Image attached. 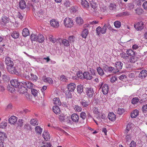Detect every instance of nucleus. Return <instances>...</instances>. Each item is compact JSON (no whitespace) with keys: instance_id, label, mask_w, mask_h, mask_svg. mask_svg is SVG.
I'll use <instances>...</instances> for the list:
<instances>
[{"instance_id":"obj_1","label":"nucleus","mask_w":147,"mask_h":147,"mask_svg":"<svg viewBox=\"0 0 147 147\" xmlns=\"http://www.w3.org/2000/svg\"><path fill=\"white\" fill-rule=\"evenodd\" d=\"M64 24L67 28H71L73 26L74 22L71 18H65L63 21Z\"/></svg>"},{"instance_id":"obj_2","label":"nucleus","mask_w":147,"mask_h":147,"mask_svg":"<svg viewBox=\"0 0 147 147\" xmlns=\"http://www.w3.org/2000/svg\"><path fill=\"white\" fill-rule=\"evenodd\" d=\"M101 87L102 88V91L104 94H107L109 91V87L107 84L102 83Z\"/></svg>"},{"instance_id":"obj_3","label":"nucleus","mask_w":147,"mask_h":147,"mask_svg":"<svg viewBox=\"0 0 147 147\" xmlns=\"http://www.w3.org/2000/svg\"><path fill=\"white\" fill-rule=\"evenodd\" d=\"M7 69L9 72L11 74H17L18 73L16 67L14 65L9 66L7 67Z\"/></svg>"},{"instance_id":"obj_4","label":"nucleus","mask_w":147,"mask_h":147,"mask_svg":"<svg viewBox=\"0 0 147 147\" xmlns=\"http://www.w3.org/2000/svg\"><path fill=\"white\" fill-rule=\"evenodd\" d=\"M94 91L93 88H88L86 90V94L89 98H91L93 96Z\"/></svg>"},{"instance_id":"obj_5","label":"nucleus","mask_w":147,"mask_h":147,"mask_svg":"<svg viewBox=\"0 0 147 147\" xmlns=\"http://www.w3.org/2000/svg\"><path fill=\"white\" fill-rule=\"evenodd\" d=\"M144 24L142 22H138L136 24L134 25V27L137 30H142L143 29Z\"/></svg>"},{"instance_id":"obj_6","label":"nucleus","mask_w":147,"mask_h":147,"mask_svg":"<svg viewBox=\"0 0 147 147\" xmlns=\"http://www.w3.org/2000/svg\"><path fill=\"white\" fill-rule=\"evenodd\" d=\"M5 62L6 65H7L6 68L9 66L14 65L13 62L11 59V58L9 57H6Z\"/></svg>"},{"instance_id":"obj_7","label":"nucleus","mask_w":147,"mask_h":147,"mask_svg":"<svg viewBox=\"0 0 147 147\" xmlns=\"http://www.w3.org/2000/svg\"><path fill=\"white\" fill-rule=\"evenodd\" d=\"M50 24L52 26L55 28H57L59 26V22L54 19L51 20Z\"/></svg>"},{"instance_id":"obj_8","label":"nucleus","mask_w":147,"mask_h":147,"mask_svg":"<svg viewBox=\"0 0 147 147\" xmlns=\"http://www.w3.org/2000/svg\"><path fill=\"white\" fill-rule=\"evenodd\" d=\"M123 64L120 61L117 62L115 63V71L118 72L122 68Z\"/></svg>"},{"instance_id":"obj_9","label":"nucleus","mask_w":147,"mask_h":147,"mask_svg":"<svg viewBox=\"0 0 147 147\" xmlns=\"http://www.w3.org/2000/svg\"><path fill=\"white\" fill-rule=\"evenodd\" d=\"M24 85H25L28 88L31 89L33 87L34 85L30 82L27 81H22L21 82Z\"/></svg>"},{"instance_id":"obj_10","label":"nucleus","mask_w":147,"mask_h":147,"mask_svg":"<svg viewBox=\"0 0 147 147\" xmlns=\"http://www.w3.org/2000/svg\"><path fill=\"white\" fill-rule=\"evenodd\" d=\"M58 40L60 43L61 45L62 43V45L66 47H68L69 45L68 40L66 39H62L61 38H59Z\"/></svg>"},{"instance_id":"obj_11","label":"nucleus","mask_w":147,"mask_h":147,"mask_svg":"<svg viewBox=\"0 0 147 147\" xmlns=\"http://www.w3.org/2000/svg\"><path fill=\"white\" fill-rule=\"evenodd\" d=\"M33 11H34V13H37L38 14H39L41 15L43 13V11L42 9L38 11L39 6L38 5V6H35L34 5H33Z\"/></svg>"},{"instance_id":"obj_12","label":"nucleus","mask_w":147,"mask_h":147,"mask_svg":"<svg viewBox=\"0 0 147 147\" xmlns=\"http://www.w3.org/2000/svg\"><path fill=\"white\" fill-rule=\"evenodd\" d=\"M10 82L11 85L14 87L17 88L20 85V83L16 79H12Z\"/></svg>"},{"instance_id":"obj_13","label":"nucleus","mask_w":147,"mask_h":147,"mask_svg":"<svg viewBox=\"0 0 147 147\" xmlns=\"http://www.w3.org/2000/svg\"><path fill=\"white\" fill-rule=\"evenodd\" d=\"M76 87V85L74 83H70L67 85V88L69 91H73L75 90Z\"/></svg>"},{"instance_id":"obj_14","label":"nucleus","mask_w":147,"mask_h":147,"mask_svg":"<svg viewBox=\"0 0 147 147\" xmlns=\"http://www.w3.org/2000/svg\"><path fill=\"white\" fill-rule=\"evenodd\" d=\"M83 78L87 80H91L93 78H94V77H92L91 74L89 73L84 72L83 73Z\"/></svg>"},{"instance_id":"obj_15","label":"nucleus","mask_w":147,"mask_h":147,"mask_svg":"<svg viewBox=\"0 0 147 147\" xmlns=\"http://www.w3.org/2000/svg\"><path fill=\"white\" fill-rule=\"evenodd\" d=\"M134 126V125L131 123H129L127 124L125 130V133H127L128 132L131 130Z\"/></svg>"},{"instance_id":"obj_16","label":"nucleus","mask_w":147,"mask_h":147,"mask_svg":"<svg viewBox=\"0 0 147 147\" xmlns=\"http://www.w3.org/2000/svg\"><path fill=\"white\" fill-rule=\"evenodd\" d=\"M129 59L128 62L131 63H134L138 60V58L135 55L131 56L128 58Z\"/></svg>"},{"instance_id":"obj_17","label":"nucleus","mask_w":147,"mask_h":147,"mask_svg":"<svg viewBox=\"0 0 147 147\" xmlns=\"http://www.w3.org/2000/svg\"><path fill=\"white\" fill-rule=\"evenodd\" d=\"M18 92L20 94H23L26 91V88L24 86H18Z\"/></svg>"},{"instance_id":"obj_18","label":"nucleus","mask_w":147,"mask_h":147,"mask_svg":"<svg viewBox=\"0 0 147 147\" xmlns=\"http://www.w3.org/2000/svg\"><path fill=\"white\" fill-rule=\"evenodd\" d=\"M44 37L41 34H39L37 36L36 41L40 43H42L44 40Z\"/></svg>"},{"instance_id":"obj_19","label":"nucleus","mask_w":147,"mask_h":147,"mask_svg":"<svg viewBox=\"0 0 147 147\" xmlns=\"http://www.w3.org/2000/svg\"><path fill=\"white\" fill-rule=\"evenodd\" d=\"M42 136L44 139L46 141H47L50 139L49 134L47 131H44L42 134Z\"/></svg>"},{"instance_id":"obj_20","label":"nucleus","mask_w":147,"mask_h":147,"mask_svg":"<svg viewBox=\"0 0 147 147\" xmlns=\"http://www.w3.org/2000/svg\"><path fill=\"white\" fill-rule=\"evenodd\" d=\"M147 75V71L146 70H143L139 74V77L141 78H145Z\"/></svg>"},{"instance_id":"obj_21","label":"nucleus","mask_w":147,"mask_h":147,"mask_svg":"<svg viewBox=\"0 0 147 147\" xmlns=\"http://www.w3.org/2000/svg\"><path fill=\"white\" fill-rule=\"evenodd\" d=\"M19 7L21 9H23L26 8V4L25 1L24 0H21L19 2Z\"/></svg>"},{"instance_id":"obj_22","label":"nucleus","mask_w":147,"mask_h":147,"mask_svg":"<svg viewBox=\"0 0 147 147\" xmlns=\"http://www.w3.org/2000/svg\"><path fill=\"white\" fill-rule=\"evenodd\" d=\"M81 5L84 8H87L89 7V3L86 0H82Z\"/></svg>"},{"instance_id":"obj_23","label":"nucleus","mask_w":147,"mask_h":147,"mask_svg":"<svg viewBox=\"0 0 147 147\" xmlns=\"http://www.w3.org/2000/svg\"><path fill=\"white\" fill-rule=\"evenodd\" d=\"M54 112L56 114H58L60 113L61 111L59 107L57 106H53L52 108Z\"/></svg>"},{"instance_id":"obj_24","label":"nucleus","mask_w":147,"mask_h":147,"mask_svg":"<svg viewBox=\"0 0 147 147\" xmlns=\"http://www.w3.org/2000/svg\"><path fill=\"white\" fill-rule=\"evenodd\" d=\"M108 117L109 119H116V116L113 112H109Z\"/></svg>"},{"instance_id":"obj_25","label":"nucleus","mask_w":147,"mask_h":147,"mask_svg":"<svg viewBox=\"0 0 147 147\" xmlns=\"http://www.w3.org/2000/svg\"><path fill=\"white\" fill-rule=\"evenodd\" d=\"M30 34L29 31L27 28H24L22 31V34L24 37H26L28 36Z\"/></svg>"},{"instance_id":"obj_26","label":"nucleus","mask_w":147,"mask_h":147,"mask_svg":"<svg viewBox=\"0 0 147 147\" xmlns=\"http://www.w3.org/2000/svg\"><path fill=\"white\" fill-rule=\"evenodd\" d=\"M128 58L135 55L134 52L131 49L127 50L126 51Z\"/></svg>"},{"instance_id":"obj_27","label":"nucleus","mask_w":147,"mask_h":147,"mask_svg":"<svg viewBox=\"0 0 147 147\" xmlns=\"http://www.w3.org/2000/svg\"><path fill=\"white\" fill-rule=\"evenodd\" d=\"M139 111L137 109L135 110L131 114V116L132 118H135L138 115Z\"/></svg>"},{"instance_id":"obj_28","label":"nucleus","mask_w":147,"mask_h":147,"mask_svg":"<svg viewBox=\"0 0 147 147\" xmlns=\"http://www.w3.org/2000/svg\"><path fill=\"white\" fill-rule=\"evenodd\" d=\"M88 31L87 29H84L82 31L81 36L84 38H86L88 34Z\"/></svg>"},{"instance_id":"obj_29","label":"nucleus","mask_w":147,"mask_h":147,"mask_svg":"<svg viewBox=\"0 0 147 147\" xmlns=\"http://www.w3.org/2000/svg\"><path fill=\"white\" fill-rule=\"evenodd\" d=\"M80 103L84 107H86L89 105L88 101L84 99H82L81 100Z\"/></svg>"},{"instance_id":"obj_30","label":"nucleus","mask_w":147,"mask_h":147,"mask_svg":"<svg viewBox=\"0 0 147 147\" xmlns=\"http://www.w3.org/2000/svg\"><path fill=\"white\" fill-rule=\"evenodd\" d=\"M11 36L15 39L18 38L19 36V34L18 32L16 31H13L11 35Z\"/></svg>"},{"instance_id":"obj_31","label":"nucleus","mask_w":147,"mask_h":147,"mask_svg":"<svg viewBox=\"0 0 147 147\" xmlns=\"http://www.w3.org/2000/svg\"><path fill=\"white\" fill-rule=\"evenodd\" d=\"M105 68H107V71L109 72H112L114 73H116L115 70L114 68L112 67H108L107 66H105Z\"/></svg>"},{"instance_id":"obj_32","label":"nucleus","mask_w":147,"mask_h":147,"mask_svg":"<svg viewBox=\"0 0 147 147\" xmlns=\"http://www.w3.org/2000/svg\"><path fill=\"white\" fill-rule=\"evenodd\" d=\"M76 22L78 24L81 25L83 23V20L80 17H78L76 19Z\"/></svg>"},{"instance_id":"obj_33","label":"nucleus","mask_w":147,"mask_h":147,"mask_svg":"<svg viewBox=\"0 0 147 147\" xmlns=\"http://www.w3.org/2000/svg\"><path fill=\"white\" fill-rule=\"evenodd\" d=\"M53 103L57 105H60L61 103V101L59 98H55L53 99Z\"/></svg>"},{"instance_id":"obj_34","label":"nucleus","mask_w":147,"mask_h":147,"mask_svg":"<svg viewBox=\"0 0 147 147\" xmlns=\"http://www.w3.org/2000/svg\"><path fill=\"white\" fill-rule=\"evenodd\" d=\"M2 21L4 23L6 24L9 22V19L8 18L5 16H3L1 18Z\"/></svg>"},{"instance_id":"obj_35","label":"nucleus","mask_w":147,"mask_h":147,"mask_svg":"<svg viewBox=\"0 0 147 147\" xmlns=\"http://www.w3.org/2000/svg\"><path fill=\"white\" fill-rule=\"evenodd\" d=\"M78 92L79 94H81L83 91V87L82 85L78 86H77Z\"/></svg>"},{"instance_id":"obj_36","label":"nucleus","mask_w":147,"mask_h":147,"mask_svg":"<svg viewBox=\"0 0 147 147\" xmlns=\"http://www.w3.org/2000/svg\"><path fill=\"white\" fill-rule=\"evenodd\" d=\"M101 33L102 34H105L107 30V25L106 24H105L102 28L100 27Z\"/></svg>"},{"instance_id":"obj_37","label":"nucleus","mask_w":147,"mask_h":147,"mask_svg":"<svg viewBox=\"0 0 147 147\" xmlns=\"http://www.w3.org/2000/svg\"><path fill=\"white\" fill-rule=\"evenodd\" d=\"M125 139L127 142L128 141L130 140H131L132 136L131 134L130 133H125Z\"/></svg>"},{"instance_id":"obj_38","label":"nucleus","mask_w":147,"mask_h":147,"mask_svg":"<svg viewBox=\"0 0 147 147\" xmlns=\"http://www.w3.org/2000/svg\"><path fill=\"white\" fill-rule=\"evenodd\" d=\"M74 109L76 111L78 112H80L82 110L81 107L78 105H75L74 107Z\"/></svg>"},{"instance_id":"obj_39","label":"nucleus","mask_w":147,"mask_h":147,"mask_svg":"<svg viewBox=\"0 0 147 147\" xmlns=\"http://www.w3.org/2000/svg\"><path fill=\"white\" fill-rule=\"evenodd\" d=\"M6 138V136L5 133L2 132H0V140H3Z\"/></svg>"},{"instance_id":"obj_40","label":"nucleus","mask_w":147,"mask_h":147,"mask_svg":"<svg viewBox=\"0 0 147 147\" xmlns=\"http://www.w3.org/2000/svg\"><path fill=\"white\" fill-rule=\"evenodd\" d=\"M35 131L36 132L39 134H41L42 131V129L41 128L40 126H37L35 127Z\"/></svg>"},{"instance_id":"obj_41","label":"nucleus","mask_w":147,"mask_h":147,"mask_svg":"<svg viewBox=\"0 0 147 147\" xmlns=\"http://www.w3.org/2000/svg\"><path fill=\"white\" fill-rule=\"evenodd\" d=\"M30 75L31 77L30 78L31 80L36 81L38 79V77L36 75L31 73H30Z\"/></svg>"},{"instance_id":"obj_42","label":"nucleus","mask_w":147,"mask_h":147,"mask_svg":"<svg viewBox=\"0 0 147 147\" xmlns=\"http://www.w3.org/2000/svg\"><path fill=\"white\" fill-rule=\"evenodd\" d=\"M136 13L138 15H141L143 12V10L141 9L140 8H138L135 10Z\"/></svg>"},{"instance_id":"obj_43","label":"nucleus","mask_w":147,"mask_h":147,"mask_svg":"<svg viewBox=\"0 0 147 147\" xmlns=\"http://www.w3.org/2000/svg\"><path fill=\"white\" fill-rule=\"evenodd\" d=\"M97 70L98 74L100 76H102L104 74V72L103 70L100 67H97Z\"/></svg>"},{"instance_id":"obj_44","label":"nucleus","mask_w":147,"mask_h":147,"mask_svg":"<svg viewBox=\"0 0 147 147\" xmlns=\"http://www.w3.org/2000/svg\"><path fill=\"white\" fill-rule=\"evenodd\" d=\"M30 123L32 125L34 126L38 125V123L37 120H30Z\"/></svg>"},{"instance_id":"obj_45","label":"nucleus","mask_w":147,"mask_h":147,"mask_svg":"<svg viewBox=\"0 0 147 147\" xmlns=\"http://www.w3.org/2000/svg\"><path fill=\"white\" fill-rule=\"evenodd\" d=\"M32 94L35 96H37L38 95V91L34 89H32L31 90Z\"/></svg>"},{"instance_id":"obj_46","label":"nucleus","mask_w":147,"mask_h":147,"mask_svg":"<svg viewBox=\"0 0 147 147\" xmlns=\"http://www.w3.org/2000/svg\"><path fill=\"white\" fill-rule=\"evenodd\" d=\"M139 101V98L138 97L134 98L131 100V103L133 104H135L137 103Z\"/></svg>"},{"instance_id":"obj_47","label":"nucleus","mask_w":147,"mask_h":147,"mask_svg":"<svg viewBox=\"0 0 147 147\" xmlns=\"http://www.w3.org/2000/svg\"><path fill=\"white\" fill-rule=\"evenodd\" d=\"M121 57L123 58L124 59H128L127 53L125 52H122L120 54Z\"/></svg>"},{"instance_id":"obj_48","label":"nucleus","mask_w":147,"mask_h":147,"mask_svg":"<svg viewBox=\"0 0 147 147\" xmlns=\"http://www.w3.org/2000/svg\"><path fill=\"white\" fill-rule=\"evenodd\" d=\"M37 36L35 34H32L30 36V39L32 41H36Z\"/></svg>"},{"instance_id":"obj_49","label":"nucleus","mask_w":147,"mask_h":147,"mask_svg":"<svg viewBox=\"0 0 147 147\" xmlns=\"http://www.w3.org/2000/svg\"><path fill=\"white\" fill-rule=\"evenodd\" d=\"M114 24L115 27L116 28H119L121 27V23L119 21H115Z\"/></svg>"},{"instance_id":"obj_50","label":"nucleus","mask_w":147,"mask_h":147,"mask_svg":"<svg viewBox=\"0 0 147 147\" xmlns=\"http://www.w3.org/2000/svg\"><path fill=\"white\" fill-rule=\"evenodd\" d=\"M125 112V110L123 108H119L117 113L119 115H122Z\"/></svg>"},{"instance_id":"obj_51","label":"nucleus","mask_w":147,"mask_h":147,"mask_svg":"<svg viewBox=\"0 0 147 147\" xmlns=\"http://www.w3.org/2000/svg\"><path fill=\"white\" fill-rule=\"evenodd\" d=\"M93 113L96 115H98L100 113V112L98 110V108L97 107H94L93 109Z\"/></svg>"},{"instance_id":"obj_52","label":"nucleus","mask_w":147,"mask_h":147,"mask_svg":"<svg viewBox=\"0 0 147 147\" xmlns=\"http://www.w3.org/2000/svg\"><path fill=\"white\" fill-rule=\"evenodd\" d=\"M60 80L63 82H67V79L66 77L64 75H62L60 76Z\"/></svg>"},{"instance_id":"obj_53","label":"nucleus","mask_w":147,"mask_h":147,"mask_svg":"<svg viewBox=\"0 0 147 147\" xmlns=\"http://www.w3.org/2000/svg\"><path fill=\"white\" fill-rule=\"evenodd\" d=\"M71 117V119H79V116L76 114H73Z\"/></svg>"},{"instance_id":"obj_54","label":"nucleus","mask_w":147,"mask_h":147,"mask_svg":"<svg viewBox=\"0 0 147 147\" xmlns=\"http://www.w3.org/2000/svg\"><path fill=\"white\" fill-rule=\"evenodd\" d=\"M45 81L47 82L49 84H52L53 82V80L52 79L49 78L47 77L45 79Z\"/></svg>"},{"instance_id":"obj_55","label":"nucleus","mask_w":147,"mask_h":147,"mask_svg":"<svg viewBox=\"0 0 147 147\" xmlns=\"http://www.w3.org/2000/svg\"><path fill=\"white\" fill-rule=\"evenodd\" d=\"M142 110L144 113L146 112L147 111V103L142 107Z\"/></svg>"},{"instance_id":"obj_56","label":"nucleus","mask_w":147,"mask_h":147,"mask_svg":"<svg viewBox=\"0 0 147 147\" xmlns=\"http://www.w3.org/2000/svg\"><path fill=\"white\" fill-rule=\"evenodd\" d=\"M49 40L51 42L53 43H55L56 41V39L53 37V36L52 35L50 36Z\"/></svg>"},{"instance_id":"obj_57","label":"nucleus","mask_w":147,"mask_h":147,"mask_svg":"<svg viewBox=\"0 0 147 147\" xmlns=\"http://www.w3.org/2000/svg\"><path fill=\"white\" fill-rule=\"evenodd\" d=\"M80 117L83 119H85L86 117V113L84 112H82L80 114Z\"/></svg>"},{"instance_id":"obj_58","label":"nucleus","mask_w":147,"mask_h":147,"mask_svg":"<svg viewBox=\"0 0 147 147\" xmlns=\"http://www.w3.org/2000/svg\"><path fill=\"white\" fill-rule=\"evenodd\" d=\"M64 5L67 7H69L71 5L70 2L68 1H66L64 3Z\"/></svg>"},{"instance_id":"obj_59","label":"nucleus","mask_w":147,"mask_h":147,"mask_svg":"<svg viewBox=\"0 0 147 147\" xmlns=\"http://www.w3.org/2000/svg\"><path fill=\"white\" fill-rule=\"evenodd\" d=\"M7 125V123L6 122H2L0 124V127L4 128Z\"/></svg>"},{"instance_id":"obj_60","label":"nucleus","mask_w":147,"mask_h":147,"mask_svg":"<svg viewBox=\"0 0 147 147\" xmlns=\"http://www.w3.org/2000/svg\"><path fill=\"white\" fill-rule=\"evenodd\" d=\"M136 143L133 141H132L129 145V147H136Z\"/></svg>"},{"instance_id":"obj_61","label":"nucleus","mask_w":147,"mask_h":147,"mask_svg":"<svg viewBox=\"0 0 147 147\" xmlns=\"http://www.w3.org/2000/svg\"><path fill=\"white\" fill-rule=\"evenodd\" d=\"M77 76L80 79L83 78V74L81 72H79L77 73Z\"/></svg>"},{"instance_id":"obj_62","label":"nucleus","mask_w":147,"mask_h":147,"mask_svg":"<svg viewBox=\"0 0 147 147\" xmlns=\"http://www.w3.org/2000/svg\"><path fill=\"white\" fill-rule=\"evenodd\" d=\"M7 90L10 92H14L15 90V89L11 87L9 85L7 87Z\"/></svg>"},{"instance_id":"obj_63","label":"nucleus","mask_w":147,"mask_h":147,"mask_svg":"<svg viewBox=\"0 0 147 147\" xmlns=\"http://www.w3.org/2000/svg\"><path fill=\"white\" fill-rule=\"evenodd\" d=\"M142 7L145 10L147 9V1H145L144 2L142 5Z\"/></svg>"},{"instance_id":"obj_64","label":"nucleus","mask_w":147,"mask_h":147,"mask_svg":"<svg viewBox=\"0 0 147 147\" xmlns=\"http://www.w3.org/2000/svg\"><path fill=\"white\" fill-rule=\"evenodd\" d=\"M24 76L26 78H30V76L29 75V73L28 72L26 71L24 73Z\"/></svg>"}]
</instances>
